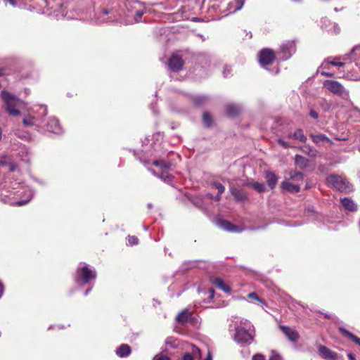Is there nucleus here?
Masks as SVG:
<instances>
[{"label": "nucleus", "mask_w": 360, "mask_h": 360, "mask_svg": "<svg viewBox=\"0 0 360 360\" xmlns=\"http://www.w3.org/2000/svg\"><path fill=\"white\" fill-rule=\"evenodd\" d=\"M221 199V195H218V194L216 196V200H219Z\"/></svg>", "instance_id": "6e6d98bb"}, {"label": "nucleus", "mask_w": 360, "mask_h": 360, "mask_svg": "<svg viewBox=\"0 0 360 360\" xmlns=\"http://www.w3.org/2000/svg\"><path fill=\"white\" fill-rule=\"evenodd\" d=\"M153 360H171V359L169 356H167L162 353H160V354H156L153 357Z\"/></svg>", "instance_id": "4c0bfd02"}, {"label": "nucleus", "mask_w": 360, "mask_h": 360, "mask_svg": "<svg viewBox=\"0 0 360 360\" xmlns=\"http://www.w3.org/2000/svg\"><path fill=\"white\" fill-rule=\"evenodd\" d=\"M323 86L335 95L348 96L349 94L344 86L335 80H326L323 82Z\"/></svg>", "instance_id": "39448f33"}, {"label": "nucleus", "mask_w": 360, "mask_h": 360, "mask_svg": "<svg viewBox=\"0 0 360 360\" xmlns=\"http://www.w3.org/2000/svg\"><path fill=\"white\" fill-rule=\"evenodd\" d=\"M230 192L234 200L237 202H243L248 199L247 194L243 189L231 187Z\"/></svg>", "instance_id": "ddd939ff"}, {"label": "nucleus", "mask_w": 360, "mask_h": 360, "mask_svg": "<svg viewBox=\"0 0 360 360\" xmlns=\"http://www.w3.org/2000/svg\"><path fill=\"white\" fill-rule=\"evenodd\" d=\"M11 74V70L8 67L0 68V77L3 76L9 75Z\"/></svg>", "instance_id": "e433bc0d"}, {"label": "nucleus", "mask_w": 360, "mask_h": 360, "mask_svg": "<svg viewBox=\"0 0 360 360\" xmlns=\"http://www.w3.org/2000/svg\"><path fill=\"white\" fill-rule=\"evenodd\" d=\"M276 58V53L269 48H264L258 53V62L262 67L271 65Z\"/></svg>", "instance_id": "7ed1b4c3"}, {"label": "nucleus", "mask_w": 360, "mask_h": 360, "mask_svg": "<svg viewBox=\"0 0 360 360\" xmlns=\"http://www.w3.org/2000/svg\"><path fill=\"white\" fill-rule=\"evenodd\" d=\"M327 184L332 188L340 191V192H346L349 190V184L347 180L341 176L336 174H330L327 177Z\"/></svg>", "instance_id": "f03ea898"}, {"label": "nucleus", "mask_w": 360, "mask_h": 360, "mask_svg": "<svg viewBox=\"0 0 360 360\" xmlns=\"http://www.w3.org/2000/svg\"><path fill=\"white\" fill-rule=\"evenodd\" d=\"M184 65V61L183 58L177 54H172L168 60V67L172 72H180L183 69Z\"/></svg>", "instance_id": "6e6552de"}, {"label": "nucleus", "mask_w": 360, "mask_h": 360, "mask_svg": "<svg viewBox=\"0 0 360 360\" xmlns=\"http://www.w3.org/2000/svg\"><path fill=\"white\" fill-rule=\"evenodd\" d=\"M341 202L342 206L345 207V210L350 211V212H354L357 210L356 205L354 202L353 200H352L349 198H345L341 200Z\"/></svg>", "instance_id": "aec40b11"}, {"label": "nucleus", "mask_w": 360, "mask_h": 360, "mask_svg": "<svg viewBox=\"0 0 360 360\" xmlns=\"http://www.w3.org/2000/svg\"><path fill=\"white\" fill-rule=\"evenodd\" d=\"M295 49V45L292 42H288L287 44H283L281 46V50L284 53H288V57L291 55L292 51ZM288 58V56L286 57Z\"/></svg>", "instance_id": "c756f323"}, {"label": "nucleus", "mask_w": 360, "mask_h": 360, "mask_svg": "<svg viewBox=\"0 0 360 360\" xmlns=\"http://www.w3.org/2000/svg\"><path fill=\"white\" fill-rule=\"evenodd\" d=\"M269 360H283V358L277 352L272 350L269 356Z\"/></svg>", "instance_id": "f704fd0d"}, {"label": "nucleus", "mask_w": 360, "mask_h": 360, "mask_svg": "<svg viewBox=\"0 0 360 360\" xmlns=\"http://www.w3.org/2000/svg\"><path fill=\"white\" fill-rule=\"evenodd\" d=\"M131 353V348L127 344H122L116 350V354L121 358L127 357Z\"/></svg>", "instance_id": "dca6fc26"}, {"label": "nucleus", "mask_w": 360, "mask_h": 360, "mask_svg": "<svg viewBox=\"0 0 360 360\" xmlns=\"http://www.w3.org/2000/svg\"><path fill=\"white\" fill-rule=\"evenodd\" d=\"M244 3L245 0H234L233 1L229 3V9L233 8L232 12L236 13L243 8Z\"/></svg>", "instance_id": "a878e982"}, {"label": "nucleus", "mask_w": 360, "mask_h": 360, "mask_svg": "<svg viewBox=\"0 0 360 360\" xmlns=\"http://www.w3.org/2000/svg\"><path fill=\"white\" fill-rule=\"evenodd\" d=\"M326 62L330 63L332 65L338 66V67H342L345 65V63L343 62H337L335 60V58H328Z\"/></svg>", "instance_id": "2f4dec72"}, {"label": "nucleus", "mask_w": 360, "mask_h": 360, "mask_svg": "<svg viewBox=\"0 0 360 360\" xmlns=\"http://www.w3.org/2000/svg\"><path fill=\"white\" fill-rule=\"evenodd\" d=\"M248 297L251 300H257L259 302L262 301L256 292H250L248 295Z\"/></svg>", "instance_id": "ea45409f"}, {"label": "nucleus", "mask_w": 360, "mask_h": 360, "mask_svg": "<svg viewBox=\"0 0 360 360\" xmlns=\"http://www.w3.org/2000/svg\"><path fill=\"white\" fill-rule=\"evenodd\" d=\"M143 15V11H136V14H135V20H136V21L139 22V19L141 18Z\"/></svg>", "instance_id": "37998d69"}, {"label": "nucleus", "mask_w": 360, "mask_h": 360, "mask_svg": "<svg viewBox=\"0 0 360 360\" xmlns=\"http://www.w3.org/2000/svg\"><path fill=\"white\" fill-rule=\"evenodd\" d=\"M22 122H23L24 125L26 127L33 126L34 124L32 117L24 118L22 120Z\"/></svg>", "instance_id": "58836bf2"}, {"label": "nucleus", "mask_w": 360, "mask_h": 360, "mask_svg": "<svg viewBox=\"0 0 360 360\" xmlns=\"http://www.w3.org/2000/svg\"><path fill=\"white\" fill-rule=\"evenodd\" d=\"M309 136L311 137L312 141L316 144H318L321 141H326L327 143H332V141L323 134H311Z\"/></svg>", "instance_id": "412c9836"}, {"label": "nucleus", "mask_w": 360, "mask_h": 360, "mask_svg": "<svg viewBox=\"0 0 360 360\" xmlns=\"http://www.w3.org/2000/svg\"><path fill=\"white\" fill-rule=\"evenodd\" d=\"M210 281L213 285H214L217 288L224 291V292H231V287L228 284H226L221 278H211Z\"/></svg>", "instance_id": "f8f14e48"}, {"label": "nucleus", "mask_w": 360, "mask_h": 360, "mask_svg": "<svg viewBox=\"0 0 360 360\" xmlns=\"http://www.w3.org/2000/svg\"><path fill=\"white\" fill-rule=\"evenodd\" d=\"M190 316L191 313L188 311V309H184L177 315L176 321L179 323L184 324L188 321Z\"/></svg>", "instance_id": "5701e85b"}, {"label": "nucleus", "mask_w": 360, "mask_h": 360, "mask_svg": "<svg viewBox=\"0 0 360 360\" xmlns=\"http://www.w3.org/2000/svg\"><path fill=\"white\" fill-rule=\"evenodd\" d=\"M96 278V272L88 266H84L76 270L75 280L77 283L86 284Z\"/></svg>", "instance_id": "f257e3e1"}, {"label": "nucleus", "mask_w": 360, "mask_h": 360, "mask_svg": "<svg viewBox=\"0 0 360 360\" xmlns=\"http://www.w3.org/2000/svg\"><path fill=\"white\" fill-rule=\"evenodd\" d=\"M51 126L53 125V126H54V127H55V128H54V129H53L52 130H53V131H56V130H57V129H58V121H57V120H51Z\"/></svg>", "instance_id": "a18cd8bd"}, {"label": "nucleus", "mask_w": 360, "mask_h": 360, "mask_svg": "<svg viewBox=\"0 0 360 360\" xmlns=\"http://www.w3.org/2000/svg\"><path fill=\"white\" fill-rule=\"evenodd\" d=\"M299 149L304 153L308 155L310 157L315 158L318 153L316 148L311 146L310 145H304L299 148Z\"/></svg>", "instance_id": "b1692460"}, {"label": "nucleus", "mask_w": 360, "mask_h": 360, "mask_svg": "<svg viewBox=\"0 0 360 360\" xmlns=\"http://www.w3.org/2000/svg\"><path fill=\"white\" fill-rule=\"evenodd\" d=\"M207 98L205 96L197 97L195 99V103L197 106H200L205 104L207 101Z\"/></svg>", "instance_id": "473e14b6"}, {"label": "nucleus", "mask_w": 360, "mask_h": 360, "mask_svg": "<svg viewBox=\"0 0 360 360\" xmlns=\"http://www.w3.org/2000/svg\"><path fill=\"white\" fill-rule=\"evenodd\" d=\"M321 75L326 76V77H333L334 74L331 72H322Z\"/></svg>", "instance_id": "49530a36"}, {"label": "nucleus", "mask_w": 360, "mask_h": 360, "mask_svg": "<svg viewBox=\"0 0 360 360\" xmlns=\"http://www.w3.org/2000/svg\"><path fill=\"white\" fill-rule=\"evenodd\" d=\"M1 201L5 204H9L10 205H12V206L20 207V206H23V205H25L26 204H27L30 201V199L25 200H19V201H15V202H10V200H8V199H7V195L1 194Z\"/></svg>", "instance_id": "4be33fe9"}, {"label": "nucleus", "mask_w": 360, "mask_h": 360, "mask_svg": "<svg viewBox=\"0 0 360 360\" xmlns=\"http://www.w3.org/2000/svg\"><path fill=\"white\" fill-rule=\"evenodd\" d=\"M49 127H50V124H47V129H48V130H51V129H50V128H49Z\"/></svg>", "instance_id": "bf43d9fd"}, {"label": "nucleus", "mask_w": 360, "mask_h": 360, "mask_svg": "<svg viewBox=\"0 0 360 360\" xmlns=\"http://www.w3.org/2000/svg\"><path fill=\"white\" fill-rule=\"evenodd\" d=\"M318 349L319 354L323 359L329 360H336L338 359V354L324 345H320Z\"/></svg>", "instance_id": "9d476101"}, {"label": "nucleus", "mask_w": 360, "mask_h": 360, "mask_svg": "<svg viewBox=\"0 0 360 360\" xmlns=\"http://www.w3.org/2000/svg\"><path fill=\"white\" fill-rule=\"evenodd\" d=\"M279 328L291 342H295L299 340L300 335L295 329L286 326H280Z\"/></svg>", "instance_id": "1a4fd4ad"}, {"label": "nucleus", "mask_w": 360, "mask_h": 360, "mask_svg": "<svg viewBox=\"0 0 360 360\" xmlns=\"http://www.w3.org/2000/svg\"><path fill=\"white\" fill-rule=\"evenodd\" d=\"M309 115L314 119H317L319 117V113L314 110H310Z\"/></svg>", "instance_id": "c03bdc74"}, {"label": "nucleus", "mask_w": 360, "mask_h": 360, "mask_svg": "<svg viewBox=\"0 0 360 360\" xmlns=\"http://www.w3.org/2000/svg\"><path fill=\"white\" fill-rule=\"evenodd\" d=\"M348 356V358L350 359V360H355V356L354 354H352V353H349L347 354Z\"/></svg>", "instance_id": "09e8293b"}, {"label": "nucleus", "mask_w": 360, "mask_h": 360, "mask_svg": "<svg viewBox=\"0 0 360 360\" xmlns=\"http://www.w3.org/2000/svg\"><path fill=\"white\" fill-rule=\"evenodd\" d=\"M202 122L204 125L207 127H212L214 124V120L211 114L209 112H204L202 114Z\"/></svg>", "instance_id": "bb28decb"}, {"label": "nucleus", "mask_w": 360, "mask_h": 360, "mask_svg": "<svg viewBox=\"0 0 360 360\" xmlns=\"http://www.w3.org/2000/svg\"><path fill=\"white\" fill-rule=\"evenodd\" d=\"M306 188H307H307H309V185H307V186H306Z\"/></svg>", "instance_id": "680f3d73"}, {"label": "nucleus", "mask_w": 360, "mask_h": 360, "mask_svg": "<svg viewBox=\"0 0 360 360\" xmlns=\"http://www.w3.org/2000/svg\"><path fill=\"white\" fill-rule=\"evenodd\" d=\"M1 129L0 128V140L1 139Z\"/></svg>", "instance_id": "052dcab7"}, {"label": "nucleus", "mask_w": 360, "mask_h": 360, "mask_svg": "<svg viewBox=\"0 0 360 360\" xmlns=\"http://www.w3.org/2000/svg\"><path fill=\"white\" fill-rule=\"evenodd\" d=\"M240 108L234 104H229L225 108L226 115L229 117H236L240 112Z\"/></svg>", "instance_id": "f3484780"}, {"label": "nucleus", "mask_w": 360, "mask_h": 360, "mask_svg": "<svg viewBox=\"0 0 360 360\" xmlns=\"http://www.w3.org/2000/svg\"><path fill=\"white\" fill-rule=\"evenodd\" d=\"M288 139H293L292 134H289L287 136Z\"/></svg>", "instance_id": "5fc2aeb1"}, {"label": "nucleus", "mask_w": 360, "mask_h": 360, "mask_svg": "<svg viewBox=\"0 0 360 360\" xmlns=\"http://www.w3.org/2000/svg\"><path fill=\"white\" fill-rule=\"evenodd\" d=\"M195 358H201V353L200 349L194 345H191V351L185 353L181 359L182 360H195Z\"/></svg>", "instance_id": "9b49d317"}, {"label": "nucleus", "mask_w": 360, "mask_h": 360, "mask_svg": "<svg viewBox=\"0 0 360 360\" xmlns=\"http://www.w3.org/2000/svg\"><path fill=\"white\" fill-rule=\"evenodd\" d=\"M153 165L158 167L160 170V177L165 181H169L172 176L169 173L170 165L164 160H155Z\"/></svg>", "instance_id": "423d86ee"}, {"label": "nucleus", "mask_w": 360, "mask_h": 360, "mask_svg": "<svg viewBox=\"0 0 360 360\" xmlns=\"http://www.w3.org/2000/svg\"><path fill=\"white\" fill-rule=\"evenodd\" d=\"M277 141L284 148H290V145L287 142L284 141L283 139H278Z\"/></svg>", "instance_id": "a19ab883"}, {"label": "nucleus", "mask_w": 360, "mask_h": 360, "mask_svg": "<svg viewBox=\"0 0 360 360\" xmlns=\"http://www.w3.org/2000/svg\"><path fill=\"white\" fill-rule=\"evenodd\" d=\"M90 290H91V289L86 290L84 295H86L89 292Z\"/></svg>", "instance_id": "13d9d810"}, {"label": "nucleus", "mask_w": 360, "mask_h": 360, "mask_svg": "<svg viewBox=\"0 0 360 360\" xmlns=\"http://www.w3.org/2000/svg\"><path fill=\"white\" fill-rule=\"evenodd\" d=\"M219 224L222 229L229 232L237 233L242 231L239 226L234 225L227 220H221Z\"/></svg>", "instance_id": "4468645a"}, {"label": "nucleus", "mask_w": 360, "mask_h": 360, "mask_svg": "<svg viewBox=\"0 0 360 360\" xmlns=\"http://www.w3.org/2000/svg\"><path fill=\"white\" fill-rule=\"evenodd\" d=\"M1 96L6 104V111L13 116H17L20 114V111L15 108V98L9 92L2 91Z\"/></svg>", "instance_id": "20e7f679"}, {"label": "nucleus", "mask_w": 360, "mask_h": 360, "mask_svg": "<svg viewBox=\"0 0 360 360\" xmlns=\"http://www.w3.org/2000/svg\"><path fill=\"white\" fill-rule=\"evenodd\" d=\"M235 340L240 344H250L253 336L244 328H238L236 330Z\"/></svg>", "instance_id": "0eeeda50"}, {"label": "nucleus", "mask_w": 360, "mask_h": 360, "mask_svg": "<svg viewBox=\"0 0 360 360\" xmlns=\"http://www.w3.org/2000/svg\"><path fill=\"white\" fill-rule=\"evenodd\" d=\"M103 13L104 15H108V14L109 13V12H108V10L104 9V10L103 11Z\"/></svg>", "instance_id": "864d4df0"}, {"label": "nucleus", "mask_w": 360, "mask_h": 360, "mask_svg": "<svg viewBox=\"0 0 360 360\" xmlns=\"http://www.w3.org/2000/svg\"><path fill=\"white\" fill-rule=\"evenodd\" d=\"M265 179L266 180L268 186L271 188H274L276 186L278 181V177L274 172L266 171L265 172Z\"/></svg>", "instance_id": "a211bd4d"}, {"label": "nucleus", "mask_w": 360, "mask_h": 360, "mask_svg": "<svg viewBox=\"0 0 360 360\" xmlns=\"http://www.w3.org/2000/svg\"><path fill=\"white\" fill-rule=\"evenodd\" d=\"M3 290H4L3 285L0 283V297H1V295L3 294Z\"/></svg>", "instance_id": "603ef678"}, {"label": "nucleus", "mask_w": 360, "mask_h": 360, "mask_svg": "<svg viewBox=\"0 0 360 360\" xmlns=\"http://www.w3.org/2000/svg\"><path fill=\"white\" fill-rule=\"evenodd\" d=\"M295 163L300 169H304L309 166V160L300 155H296Z\"/></svg>", "instance_id": "6ab92c4d"}, {"label": "nucleus", "mask_w": 360, "mask_h": 360, "mask_svg": "<svg viewBox=\"0 0 360 360\" xmlns=\"http://www.w3.org/2000/svg\"><path fill=\"white\" fill-rule=\"evenodd\" d=\"M293 139L298 140L300 142L305 143L307 141V137L304 134L303 130L302 129H297L292 134Z\"/></svg>", "instance_id": "cd10ccee"}, {"label": "nucleus", "mask_w": 360, "mask_h": 360, "mask_svg": "<svg viewBox=\"0 0 360 360\" xmlns=\"http://www.w3.org/2000/svg\"><path fill=\"white\" fill-rule=\"evenodd\" d=\"M304 174L300 172L290 171L289 172L290 179L295 181H302L304 179Z\"/></svg>", "instance_id": "c85d7f7f"}, {"label": "nucleus", "mask_w": 360, "mask_h": 360, "mask_svg": "<svg viewBox=\"0 0 360 360\" xmlns=\"http://www.w3.org/2000/svg\"><path fill=\"white\" fill-rule=\"evenodd\" d=\"M205 360H212V357L210 352H208V354H207V357L205 359Z\"/></svg>", "instance_id": "8fccbe9b"}, {"label": "nucleus", "mask_w": 360, "mask_h": 360, "mask_svg": "<svg viewBox=\"0 0 360 360\" xmlns=\"http://www.w3.org/2000/svg\"><path fill=\"white\" fill-rule=\"evenodd\" d=\"M339 331L341 333L342 335L345 337L348 338L351 340H352L356 344L359 345L360 346V338L354 335L353 333H350L347 330H346L344 328H339Z\"/></svg>", "instance_id": "393cba45"}, {"label": "nucleus", "mask_w": 360, "mask_h": 360, "mask_svg": "<svg viewBox=\"0 0 360 360\" xmlns=\"http://www.w3.org/2000/svg\"><path fill=\"white\" fill-rule=\"evenodd\" d=\"M127 239L129 245H134L139 243V238L136 236H129Z\"/></svg>", "instance_id": "72a5a7b5"}, {"label": "nucleus", "mask_w": 360, "mask_h": 360, "mask_svg": "<svg viewBox=\"0 0 360 360\" xmlns=\"http://www.w3.org/2000/svg\"><path fill=\"white\" fill-rule=\"evenodd\" d=\"M248 186L253 188L255 191L259 193H262L265 191V186L264 184L259 182H250L248 184Z\"/></svg>", "instance_id": "7c9ffc66"}, {"label": "nucleus", "mask_w": 360, "mask_h": 360, "mask_svg": "<svg viewBox=\"0 0 360 360\" xmlns=\"http://www.w3.org/2000/svg\"><path fill=\"white\" fill-rule=\"evenodd\" d=\"M209 291H210V297H214V289L210 288V289L209 290Z\"/></svg>", "instance_id": "3c124183"}, {"label": "nucleus", "mask_w": 360, "mask_h": 360, "mask_svg": "<svg viewBox=\"0 0 360 360\" xmlns=\"http://www.w3.org/2000/svg\"><path fill=\"white\" fill-rule=\"evenodd\" d=\"M252 360H265V357L263 354H257L253 355Z\"/></svg>", "instance_id": "79ce46f5"}, {"label": "nucleus", "mask_w": 360, "mask_h": 360, "mask_svg": "<svg viewBox=\"0 0 360 360\" xmlns=\"http://www.w3.org/2000/svg\"><path fill=\"white\" fill-rule=\"evenodd\" d=\"M325 318H326L328 319H330V316L328 315V314H325Z\"/></svg>", "instance_id": "4d7b16f0"}, {"label": "nucleus", "mask_w": 360, "mask_h": 360, "mask_svg": "<svg viewBox=\"0 0 360 360\" xmlns=\"http://www.w3.org/2000/svg\"><path fill=\"white\" fill-rule=\"evenodd\" d=\"M16 169V165L15 164H11L9 166L10 172H14Z\"/></svg>", "instance_id": "de8ad7c7"}, {"label": "nucleus", "mask_w": 360, "mask_h": 360, "mask_svg": "<svg viewBox=\"0 0 360 360\" xmlns=\"http://www.w3.org/2000/svg\"><path fill=\"white\" fill-rule=\"evenodd\" d=\"M281 186L283 190L290 193H297L300 191V186L293 184L288 181H283Z\"/></svg>", "instance_id": "2eb2a0df"}, {"label": "nucleus", "mask_w": 360, "mask_h": 360, "mask_svg": "<svg viewBox=\"0 0 360 360\" xmlns=\"http://www.w3.org/2000/svg\"><path fill=\"white\" fill-rule=\"evenodd\" d=\"M214 186L218 191V195H221V194L225 191V187L221 184L218 182L214 183Z\"/></svg>", "instance_id": "c9c22d12"}]
</instances>
